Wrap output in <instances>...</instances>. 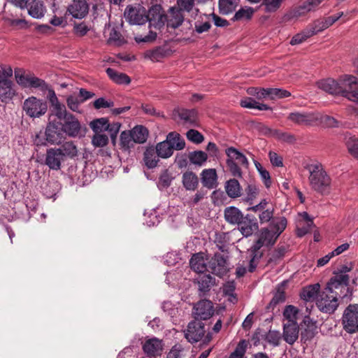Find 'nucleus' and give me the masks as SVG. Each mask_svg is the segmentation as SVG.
Returning <instances> with one entry per match:
<instances>
[{"mask_svg": "<svg viewBox=\"0 0 358 358\" xmlns=\"http://www.w3.org/2000/svg\"><path fill=\"white\" fill-rule=\"evenodd\" d=\"M15 77L17 84L24 88L38 89L41 92L48 90L49 101L53 108L62 104L55 91L49 88L48 84L44 80L35 76L34 73H24L22 69H15Z\"/></svg>", "mask_w": 358, "mask_h": 358, "instance_id": "f257e3e1", "label": "nucleus"}, {"mask_svg": "<svg viewBox=\"0 0 358 358\" xmlns=\"http://www.w3.org/2000/svg\"><path fill=\"white\" fill-rule=\"evenodd\" d=\"M309 171V184L312 189L322 195L328 194L331 190V179L320 164H312L306 166Z\"/></svg>", "mask_w": 358, "mask_h": 358, "instance_id": "f03ea898", "label": "nucleus"}, {"mask_svg": "<svg viewBox=\"0 0 358 358\" xmlns=\"http://www.w3.org/2000/svg\"><path fill=\"white\" fill-rule=\"evenodd\" d=\"M324 289L329 291L338 300L350 299L352 294V288L350 287L349 275L336 276L334 275L327 283Z\"/></svg>", "mask_w": 358, "mask_h": 358, "instance_id": "7ed1b4c3", "label": "nucleus"}, {"mask_svg": "<svg viewBox=\"0 0 358 358\" xmlns=\"http://www.w3.org/2000/svg\"><path fill=\"white\" fill-rule=\"evenodd\" d=\"M227 156V166L231 174L236 178H242V171L240 166L248 168V160L245 155L234 147H229L225 150Z\"/></svg>", "mask_w": 358, "mask_h": 358, "instance_id": "20e7f679", "label": "nucleus"}, {"mask_svg": "<svg viewBox=\"0 0 358 358\" xmlns=\"http://www.w3.org/2000/svg\"><path fill=\"white\" fill-rule=\"evenodd\" d=\"M206 332L204 324L195 320L189 322L184 331L185 338L192 344L199 341H202L204 345L208 344L212 340V334Z\"/></svg>", "mask_w": 358, "mask_h": 358, "instance_id": "39448f33", "label": "nucleus"}, {"mask_svg": "<svg viewBox=\"0 0 358 358\" xmlns=\"http://www.w3.org/2000/svg\"><path fill=\"white\" fill-rule=\"evenodd\" d=\"M262 248H268V227L262 229L257 241L248 250L250 258L248 271L251 273L255 271L259 259L263 257Z\"/></svg>", "mask_w": 358, "mask_h": 358, "instance_id": "423d86ee", "label": "nucleus"}, {"mask_svg": "<svg viewBox=\"0 0 358 358\" xmlns=\"http://www.w3.org/2000/svg\"><path fill=\"white\" fill-rule=\"evenodd\" d=\"M22 110L31 118L41 117L46 113L48 103L43 99L31 96L24 101Z\"/></svg>", "mask_w": 358, "mask_h": 358, "instance_id": "0eeeda50", "label": "nucleus"}, {"mask_svg": "<svg viewBox=\"0 0 358 358\" xmlns=\"http://www.w3.org/2000/svg\"><path fill=\"white\" fill-rule=\"evenodd\" d=\"M343 329L349 333L358 332V304H350L344 310L341 318Z\"/></svg>", "mask_w": 358, "mask_h": 358, "instance_id": "6e6552de", "label": "nucleus"}, {"mask_svg": "<svg viewBox=\"0 0 358 358\" xmlns=\"http://www.w3.org/2000/svg\"><path fill=\"white\" fill-rule=\"evenodd\" d=\"M208 268L209 271L220 278L224 277L230 271L227 258L219 252L215 253L211 257L208 263Z\"/></svg>", "mask_w": 358, "mask_h": 358, "instance_id": "1a4fd4ad", "label": "nucleus"}, {"mask_svg": "<svg viewBox=\"0 0 358 358\" xmlns=\"http://www.w3.org/2000/svg\"><path fill=\"white\" fill-rule=\"evenodd\" d=\"M124 17L130 24L142 25L148 21L147 10L140 4L127 6L124 10Z\"/></svg>", "mask_w": 358, "mask_h": 358, "instance_id": "9d476101", "label": "nucleus"}, {"mask_svg": "<svg viewBox=\"0 0 358 358\" xmlns=\"http://www.w3.org/2000/svg\"><path fill=\"white\" fill-rule=\"evenodd\" d=\"M338 301L336 296L324 288L319 294L316 303L322 312L331 314L337 309Z\"/></svg>", "mask_w": 358, "mask_h": 358, "instance_id": "9b49d317", "label": "nucleus"}, {"mask_svg": "<svg viewBox=\"0 0 358 358\" xmlns=\"http://www.w3.org/2000/svg\"><path fill=\"white\" fill-rule=\"evenodd\" d=\"M60 126L61 122L55 118L52 119V115H50L48 122L45 129L46 140L49 141L50 145L61 144L63 138V132Z\"/></svg>", "mask_w": 358, "mask_h": 358, "instance_id": "f8f14e48", "label": "nucleus"}, {"mask_svg": "<svg viewBox=\"0 0 358 358\" xmlns=\"http://www.w3.org/2000/svg\"><path fill=\"white\" fill-rule=\"evenodd\" d=\"M148 21L150 28L160 29L164 27L167 20V14L159 4L152 6L147 11Z\"/></svg>", "mask_w": 358, "mask_h": 358, "instance_id": "ddd939ff", "label": "nucleus"}, {"mask_svg": "<svg viewBox=\"0 0 358 358\" xmlns=\"http://www.w3.org/2000/svg\"><path fill=\"white\" fill-rule=\"evenodd\" d=\"M60 127L62 132L71 138L81 137L85 134V132H83L82 129L80 121L72 113L68 115L63 120V122H61Z\"/></svg>", "mask_w": 358, "mask_h": 358, "instance_id": "4468645a", "label": "nucleus"}, {"mask_svg": "<svg viewBox=\"0 0 358 358\" xmlns=\"http://www.w3.org/2000/svg\"><path fill=\"white\" fill-rule=\"evenodd\" d=\"M192 313L195 320H207L214 314L213 303L210 300H201L194 306Z\"/></svg>", "mask_w": 358, "mask_h": 358, "instance_id": "2eb2a0df", "label": "nucleus"}, {"mask_svg": "<svg viewBox=\"0 0 358 358\" xmlns=\"http://www.w3.org/2000/svg\"><path fill=\"white\" fill-rule=\"evenodd\" d=\"M287 224L285 217H275L270 211V246L275 244L277 238L286 229Z\"/></svg>", "mask_w": 358, "mask_h": 358, "instance_id": "dca6fc26", "label": "nucleus"}, {"mask_svg": "<svg viewBox=\"0 0 358 358\" xmlns=\"http://www.w3.org/2000/svg\"><path fill=\"white\" fill-rule=\"evenodd\" d=\"M344 76L338 80L331 78L323 79L317 83L318 88L331 94L343 96L344 90Z\"/></svg>", "mask_w": 358, "mask_h": 358, "instance_id": "f3484780", "label": "nucleus"}, {"mask_svg": "<svg viewBox=\"0 0 358 358\" xmlns=\"http://www.w3.org/2000/svg\"><path fill=\"white\" fill-rule=\"evenodd\" d=\"M345 86L343 96L350 101L358 102V78L352 75L344 76Z\"/></svg>", "mask_w": 358, "mask_h": 358, "instance_id": "a211bd4d", "label": "nucleus"}, {"mask_svg": "<svg viewBox=\"0 0 358 358\" xmlns=\"http://www.w3.org/2000/svg\"><path fill=\"white\" fill-rule=\"evenodd\" d=\"M60 149L50 148L45 152L44 164L51 170L58 171L62 168V164L64 162Z\"/></svg>", "mask_w": 358, "mask_h": 358, "instance_id": "6ab92c4d", "label": "nucleus"}, {"mask_svg": "<svg viewBox=\"0 0 358 358\" xmlns=\"http://www.w3.org/2000/svg\"><path fill=\"white\" fill-rule=\"evenodd\" d=\"M300 219L296 222V234L298 237H303L310 233L315 227L313 220L307 212L299 213Z\"/></svg>", "mask_w": 358, "mask_h": 358, "instance_id": "aec40b11", "label": "nucleus"}, {"mask_svg": "<svg viewBox=\"0 0 358 358\" xmlns=\"http://www.w3.org/2000/svg\"><path fill=\"white\" fill-rule=\"evenodd\" d=\"M301 341L306 343L307 341L312 340L317 332V326L309 316H305L301 323Z\"/></svg>", "mask_w": 358, "mask_h": 358, "instance_id": "412c9836", "label": "nucleus"}, {"mask_svg": "<svg viewBox=\"0 0 358 358\" xmlns=\"http://www.w3.org/2000/svg\"><path fill=\"white\" fill-rule=\"evenodd\" d=\"M239 231L245 237L251 236L258 229L257 219L250 214L243 215V219L237 224Z\"/></svg>", "mask_w": 358, "mask_h": 358, "instance_id": "4be33fe9", "label": "nucleus"}, {"mask_svg": "<svg viewBox=\"0 0 358 358\" xmlns=\"http://www.w3.org/2000/svg\"><path fill=\"white\" fill-rule=\"evenodd\" d=\"M67 12L76 19H83L89 13V4L86 0H73L69 5Z\"/></svg>", "mask_w": 358, "mask_h": 358, "instance_id": "5701e85b", "label": "nucleus"}, {"mask_svg": "<svg viewBox=\"0 0 358 358\" xmlns=\"http://www.w3.org/2000/svg\"><path fill=\"white\" fill-rule=\"evenodd\" d=\"M185 21L183 12L176 7H171L167 15V20H166L167 28L176 29L182 25Z\"/></svg>", "mask_w": 358, "mask_h": 358, "instance_id": "b1692460", "label": "nucleus"}, {"mask_svg": "<svg viewBox=\"0 0 358 358\" xmlns=\"http://www.w3.org/2000/svg\"><path fill=\"white\" fill-rule=\"evenodd\" d=\"M162 350L163 346L162 341L157 338H152L147 340L143 345V350L144 353L149 357L160 355Z\"/></svg>", "mask_w": 358, "mask_h": 358, "instance_id": "393cba45", "label": "nucleus"}, {"mask_svg": "<svg viewBox=\"0 0 358 358\" xmlns=\"http://www.w3.org/2000/svg\"><path fill=\"white\" fill-rule=\"evenodd\" d=\"M201 182L203 187L212 189L217 185V175L215 169H203L201 173Z\"/></svg>", "mask_w": 358, "mask_h": 358, "instance_id": "a878e982", "label": "nucleus"}, {"mask_svg": "<svg viewBox=\"0 0 358 358\" xmlns=\"http://www.w3.org/2000/svg\"><path fill=\"white\" fill-rule=\"evenodd\" d=\"M299 327L297 322L284 323L283 338L289 344H294L299 338Z\"/></svg>", "mask_w": 358, "mask_h": 358, "instance_id": "bb28decb", "label": "nucleus"}, {"mask_svg": "<svg viewBox=\"0 0 358 358\" xmlns=\"http://www.w3.org/2000/svg\"><path fill=\"white\" fill-rule=\"evenodd\" d=\"M197 283L199 296H204L215 285V278L210 274L200 275L197 278Z\"/></svg>", "mask_w": 358, "mask_h": 358, "instance_id": "cd10ccee", "label": "nucleus"}, {"mask_svg": "<svg viewBox=\"0 0 358 358\" xmlns=\"http://www.w3.org/2000/svg\"><path fill=\"white\" fill-rule=\"evenodd\" d=\"M28 14L33 18L41 19L46 12L45 6L42 0H31L27 3Z\"/></svg>", "mask_w": 358, "mask_h": 358, "instance_id": "c85d7f7f", "label": "nucleus"}, {"mask_svg": "<svg viewBox=\"0 0 358 358\" xmlns=\"http://www.w3.org/2000/svg\"><path fill=\"white\" fill-rule=\"evenodd\" d=\"M288 120L299 125H308L314 122L316 118L313 113L294 112L289 115Z\"/></svg>", "mask_w": 358, "mask_h": 358, "instance_id": "c756f323", "label": "nucleus"}, {"mask_svg": "<svg viewBox=\"0 0 358 358\" xmlns=\"http://www.w3.org/2000/svg\"><path fill=\"white\" fill-rule=\"evenodd\" d=\"M171 50L166 45L157 46L152 50H148L145 52V57L152 61L158 62L171 54Z\"/></svg>", "mask_w": 358, "mask_h": 358, "instance_id": "7c9ffc66", "label": "nucleus"}, {"mask_svg": "<svg viewBox=\"0 0 358 358\" xmlns=\"http://www.w3.org/2000/svg\"><path fill=\"white\" fill-rule=\"evenodd\" d=\"M182 182L186 190L194 191L199 185V178L193 171H186L182 174Z\"/></svg>", "mask_w": 358, "mask_h": 358, "instance_id": "2f4dec72", "label": "nucleus"}, {"mask_svg": "<svg viewBox=\"0 0 358 358\" xmlns=\"http://www.w3.org/2000/svg\"><path fill=\"white\" fill-rule=\"evenodd\" d=\"M176 115L185 123L193 125L196 121L198 112L196 109L182 108L180 110H173V115L176 116Z\"/></svg>", "mask_w": 358, "mask_h": 358, "instance_id": "473e14b6", "label": "nucleus"}, {"mask_svg": "<svg viewBox=\"0 0 358 358\" xmlns=\"http://www.w3.org/2000/svg\"><path fill=\"white\" fill-rule=\"evenodd\" d=\"M57 148L60 149L64 160L67 159H74L78 155V148L73 141H66L61 144Z\"/></svg>", "mask_w": 358, "mask_h": 358, "instance_id": "72a5a7b5", "label": "nucleus"}, {"mask_svg": "<svg viewBox=\"0 0 358 358\" xmlns=\"http://www.w3.org/2000/svg\"><path fill=\"white\" fill-rule=\"evenodd\" d=\"M13 82L11 80L1 81L0 84V99L3 102L7 103L13 99L15 94V91L13 88Z\"/></svg>", "mask_w": 358, "mask_h": 358, "instance_id": "f704fd0d", "label": "nucleus"}, {"mask_svg": "<svg viewBox=\"0 0 358 358\" xmlns=\"http://www.w3.org/2000/svg\"><path fill=\"white\" fill-rule=\"evenodd\" d=\"M225 220L231 224H237L243 219L242 212L235 206H229L224 209Z\"/></svg>", "mask_w": 358, "mask_h": 358, "instance_id": "c9c22d12", "label": "nucleus"}, {"mask_svg": "<svg viewBox=\"0 0 358 358\" xmlns=\"http://www.w3.org/2000/svg\"><path fill=\"white\" fill-rule=\"evenodd\" d=\"M191 268L197 273H203L206 271H208V265L205 262V259L202 253H196L193 255L189 260Z\"/></svg>", "mask_w": 358, "mask_h": 358, "instance_id": "e433bc0d", "label": "nucleus"}, {"mask_svg": "<svg viewBox=\"0 0 358 358\" xmlns=\"http://www.w3.org/2000/svg\"><path fill=\"white\" fill-rule=\"evenodd\" d=\"M106 72L110 79L117 85H129L131 83L130 78L124 73H120L112 68H108Z\"/></svg>", "mask_w": 358, "mask_h": 358, "instance_id": "4c0bfd02", "label": "nucleus"}, {"mask_svg": "<svg viewBox=\"0 0 358 358\" xmlns=\"http://www.w3.org/2000/svg\"><path fill=\"white\" fill-rule=\"evenodd\" d=\"M225 191L230 198H237L241 196L242 188L239 182L236 179H229L226 182Z\"/></svg>", "mask_w": 358, "mask_h": 358, "instance_id": "58836bf2", "label": "nucleus"}, {"mask_svg": "<svg viewBox=\"0 0 358 358\" xmlns=\"http://www.w3.org/2000/svg\"><path fill=\"white\" fill-rule=\"evenodd\" d=\"M188 159L191 164L201 167L208 160V155L202 150H194L189 152Z\"/></svg>", "mask_w": 358, "mask_h": 358, "instance_id": "ea45409f", "label": "nucleus"}, {"mask_svg": "<svg viewBox=\"0 0 358 358\" xmlns=\"http://www.w3.org/2000/svg\"><path fill=\"white\" fill-rule=\"evenodd\" d=\"M320 285L319 283L310 285L304 287L301 293V298L305 301H313L318 297Z\"/></svg>", "mask_w": 358, "mask_h": 358, "instance_id": "a19ab883", "label": "nucleus"}, {"mask_svg": "<svg viewBox=\"0 0 358 358\" xmlns=\"http://www.w3.org/2000/svg\"><path fill=\"white\" fill-rule=\"evenodd\" d=\"M159 157H160L158 156L155 148H149L146 149L144 152L143 157L145 166L148 169H153L156 167L159 162Z\"/></svg>", "mask_w": 358, "mask_h": 358, "instance_id": "79ce46f5", "label": "nucleus"}, {"mask_svg": "<svg viewBox=\"0 0 358 358\" xmlns=\"http://www.w3.org/2000/svg\"><path fill=\"white\" fill-rule=\"evenodd\" d=\"M240 105L243 108L249 109H257L259 110H268V106L255 100L252 97H245L241 100Z\"/></svg>", "mask_w": 358, "mask_h": 358, "instance_id": "37998d69", "label": "nucleus"}, {"mask_svg": "<svg viewBox=\"0 0 358 358\" xmlns=\"http://www.w3.org/2000/svg\"><path fill=\"white\" fill-rule=\"evenodd\" d=\"M161 158H169L173 153L174 148L166 140L157 144L155 149Z\"/></svg>", "mask_w": 358, "mask_h": 358, "instance_id": "c03bdc74", "label": "nucleus"}, {"mask_svg": "<svg viewBox=\"0 0 358 358\" xmlns=\"http://www.w3.org/2000/svg\"><path fill=\"white\" fill-rule=\"evenodd\" d=\"M130 131L133 136V141L134 143H143L146 141L148 135V131L144 126H136Z\"/></svg>", "mask_w": 358, "mask_h": 358, "instance_id": "a18cd8bd", "label": "nucleus"}, {"mask_svg": "<svg viewBox=\"0 0 358 358\" xmlns=\"http://www.w3.org/2000/svg\"><path fill=\"white\" fill-rule=\"evenodd\" d=\"M166 140L169 141L171 145H173L174 150H183L185 147V140L176 131L170 132L167 135Z\"/></svg>", "mask_w": 358, "mask_h": 358, "instance_id": "49530a36", "label": "nucleus"}, {"mask_svg": "<svg viewBox=\"0 0 358 358\" xmlns=\"http://www.w3.org/2000/svg\"><path fill=\"white\" fill-rule=\"evenodd\" d=\"M255 10L249 6H245L241 8L238 11L236 12L234 17L231 18L232 21H241V20H250Z\"/></svg>", "mask_w": 358, "mask_h": 358, "instance_id": "de8ad7c7", "label": "nucleus"}, {"mask_svg": "<svg viewBox=\"0 0 358 358\" xmlns=\"http://www.w3.org/2000/svg\"><path fill=\"white\" fill-rule=\"evenodd\" d=\"M237 3L236 0H219V12L222 15H228L232 13L236 8Z\"/></svg>", "mask_w": 358, "mask_h": 358, "instance_id": "09e8293b", "label": "nucleus"}, {"mask_svg": "<svg viewBox=\"0 0 358 358\" xmlns=\"http://www.w3.org/2000/svg\"><path fill=\"white\" fill-rule=\"evenodd\" d=\"M286 283V281H282L276 287V292H275L273 299L270 301V306H275L278 303H282L285 301V286Z\"/></svg>", "mask_w": 358, "mask_h": 358, "instance_id": "8fccbe9b", "label": "nucleus"}, {"mask_svg": "<svg viewBox=\"0 0 358 358\" xmlns=\"http://www.w3.org/2000/svg\"><path fill=\"white\" fill-rule=\"evenodd\" d=\"M322 1L323 0H307L297 8L296 13L299 15H303L308 12L314 10Z\"/></svg>", "mask_w": 358, "mask_h": 358, "instance_id": "3c124183", "label": "nucleus"}, {"mask_svg": "<svg viewBox=\"0 0 358 358\" xmlns=\"http://www.w3.org/2000/svg\"><path fill=\"white\" fill-rule=\"evenodd\" d=\"M108 120L106 117H101L92 120L90 125L95 134L106 131V127H108Z\"/></svg>", "mask_w": 358, "mask_h": 358, "instance_id": "603ef678", "label": "nucleus"}, {"mask_svg": "<svg viewBox=\"0 0 358 358\" xmlns=\"http://www.w3.org/2000/svg\"><path fill=\"white\" fill-rule=\"evenodd\" d=\"M299 310L292 305L286 306L283 311V316L286 320L285 323L297 322V314Z\"/></svg>", "mask_w": 358, "mask_h": 358, "instance_id": "864d4df0", "label": "nucleus"}, {"mask_svg": "<svg viewBox=\"0 0 358 358\" xmlns=\"http://www.w3.org/2000/svg\"><path fill=\"white\" fill-rule=\"evenodd\" d=\"M289 246L286 244H279L278 247L272 252L270 257V262H277L282 259L288 251Z\"/></svg>", "mask_w": 358, "mask_h": 358, "instance_id": "5fc2aeb1", "label": "nucleus"}, {"mask_svg": "<svg viewBox=\"0 0 358 358\" xmlns=\"http://www.w3.org/2000/svg\"><path fill=\"white\" fill-rule=\"evenodd\" d=\"M70 114L71 113L66 110L65 105L62 103L53 108L52 113L50 115H52V119L55 118L57 120L61 122Z\"/></svg>", "mask_w": 358, "mask_h": 358, "instance_id": "6e6d98bb", "label": "nucleus"}, {"mask_svg": "<svg viewBox=\"0 0 358 358\" xmlns=\"http://www.w3.org/2000/svg\"><path fill=\"white\" fill-rule=\"evenodd\" d=\"M247 342L245 340H241L236 345L235 350L230 354L229 358H243L246 349Z\"/></svg>", "mask_w": 358, "mask_h": 358, "instance_id": "4d7b16f0", "label": "nucleus"}, {"mask_svg": "<svg viewBox=\"0 0 358 358\" xmlns=\"http://www.w3.org/2000/svg\"><path fill=\"white\" fill-rule=\"evenodd\" d=\"M133 136L131 131H124L120 134V145L125 150H129L134 145Z\"/></svg>", "mask_w": 358, "mask_h": 358, "instance_id": "13d9d810", "label": "nucleus"}, {"mask_svg": "<svg viewBox=\"0 0 358 358\" xmlns=\"http://www.w3.org/2000/svg\"><path fill=\"white\" fill-rule=\"evenodd\" d=\"M187 138L195 144H200L204 141L203 135L199 131L190 129L186 133Z\"/></svg>", "mask_w": 358, "mask_h": 358, "instance_id": "bf43d9fd", "label": "nucleus"}, {"mask_svg": "<svg viewBox=\"0 0 358 358\" xmlns=\"http://www.w3.org/2000/svg\"><path fill=\"white\" fill-rule=\"evenodd\" d=\"M346 146L350 154L358 159V139L350 137L346 141Z\"/></svg>", "mask_w": 358, "mask_h": 358, "instance_id": "052dcab7", "label": "nucleus"}, {"mask_svg": "<svg viewBox=\"0 0 358 358\" xmlns=\"http://www.w3.org/2000/svg\"><path fill=\"white\" fill-rule=\"evenodd\" d=\"M246 197L245 201L252 204V201L259 194V188L253 184H249L245 188Z\"/></svg>", "mask_w": 358, "mask_h": 358, "instance_id": "680f3d73", "label": "nucleus"}, {"mask_svg": "<svg viewBox=\"0 0 358 358\" xmlns=\"http://www.w3.org/2000/svg\"><path fill=\"white\" fill-rule=\"evenodd\" d=\"M311 36H312L309 33V31L308 30V29H306L301 31V33L294 35L290 41V44L292 45L301 44Z\"/></svg>", "mask_w": 358, "mask_h": 358, "instance_id": "e2e57ef3", "label": "nucleus"}, {"mask_svg": "<svg viewBox=\"0 0 358 358\" xmlns=\"http://www.w3.org/2000/svg\"><path fill=\"white\" fill-rule=\"evenodd\" d=\"M291 96V93L284 89L270 88V99H279Z\"/></svg>", "mask_w": 358, "mask_h": 358, "instance_id": "0e129e2a", "label": "nucleus"}, {"mask_svg": "<svg viewBox=\"0 0 358 358\" xmlns=\"http://www.w3.org/2000/svg\"><path fill=\"white\" fill-rule=\"evenodd\" d=\"M83 103L78 96L70 95L66 99V104L70 110L74 112L80 113V105Z\"/></svg>", "mask_w": 358, "mask_h": 358, "instance_id": "69168bd1", "label": "nucleus"}, {"mask_svg": "<svg viewBox=\"0 0 358 358\" xmlns=\"http://www.w3.org/2000/svg\"><path fill=\"white\" fill-rule=\"evenodd\" d=\"M270 164L273 168L284 167L283 157L275 152L270 151Z\"/></svg>", "mask_w": 358, "mask_h": 358, "instance_id": "338daca9", "label": "nucleus"}, {"mask_svg": "<svg viewBox=\"0 0 358 358\" xmlns=\"http://www.w3.org/2000/svg\"><path fill=\"white\" fill-rule=\"evenodd\" d=\"M194 4L195 0H177L178 7L176 8L182 12L189 13L193 10Z\"/></svg>", "mask_w": 358, "mask_h": 358, "instance_id": "774afa93", "label": "nucleus"}]
</instances>
